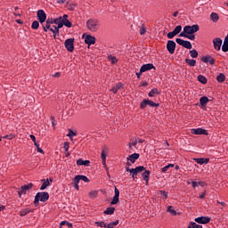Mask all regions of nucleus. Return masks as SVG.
Masks as SVG:
<instances>
[{
    "label": "nucleus",
    "mask_w": 228,
    "mask_h": 228,
    "mask_svg": "<svg viewBox=\"0 0 228 228\" xmlns=\"http://www.w3.org/2000/svg\"><path fill=\"white\" fill-rule=\"evenodd\" d=\"M193 161L198 163V165H208V163H209V159L208 158L193 159Z\"/></svg>",
    "instance_id": "dca6fc26"
},
{
    "label": "nucleus",
    "mask_w": 228,
    "mask_h": 228,
    "mask_svg": "<svg viewBox=\"0 0 228 228\" xmlns=\"http://www.w3.org/2000/svg\"><path fill=\"white\" fill-rule=\"evenodd\" d=\"M159 193L160 195H162V197H164V199H168V192L165 191H160Z\"/></svg>",
    "instance_id": "6e6d98bb"
},
{
    "label": "nucleus",
    "mask_w": 228,
    "mask_h": 228,
    "mask_svg": "<svg viewBox=\"0 0 228 228\" xmlns=\"http://www.w3.org/2000/svg\"><path fill=\"white\" fill-rule=\"evenodd\" d=\"M210 19L213 22H218V20L220 19V17L218 16V13L216 12H212L210 14Z\"/></svg>",
    "instance_id": "bb28decb"
},
{
    "label": "nucleus",
    "mask_w": 228,
    "mask_h": 228,
    "mask_svg": "<svg viewBox=\"0 0 228 228\" xmlns=\"http://www.w3.org/2000/svg\"><path fill=\"white\" fill-rule=\"evenodd\" d=\"M70 142H65L63 145V149L65 150V152L69 151Z\"/></svg>",
    "instance_id": "864d4df0"
},
{
    "label": "nucleus",
    "mask_w": 228,
    "mask_h": 228,
    "mask_svg": "<svg viewBox=\"0 0 228 228\" xmlns=\"http://www.w3.org/2000/svg\"><path fill=\"white\" fill-rule=\"evenodd\" d=\"M37 16L40 24H44V22H45V20H47V14H45V12L42 9L37 11Z\"/></svg>",
    "instance_id": "6e6552de"
},
{
    "label": "nucleus",
    "mask_w": 228,
    "mask_h": 228,
    "mask_svg": "<svg viewBox=\"0 0 228 228\" xmlns=\"http://www.w3.org/2000/svg\"><path fill=\"white\" fill-rule=\"evenodd\" d=\"M74 38L66 39L64 42V47L69 51V53H74Z\"/></svg>",
    "instance_id": "39448f33"
},
{
    "label": "nucleus",
    "mask_w": 228,
    "mask_h": 228,
    "mask_svg": "<svg viewBox=\"0 0 228 228\" xmlns=\"http://www.w3.org/2000/svg\"><path fill=\"white\" fill-rule=\"evenodd\" d=\"M138 158H140V154L134 153L127 157V160L130 161L131 163H136V159H138Z\"/></svg>",
    "instance_id": "6ab92c4d"
},
{
    "label": "nucleus",
    "mask_w": 228,
    "mask_h": 228,
    "mask_svg": "<svg viewBox=\"0 0 228 228\" xmlns=\"http://www.w3.org/2000/svg\"><path fill=\"white\" fill-rule=\"evenodd\" d=\"M114 193H115L114 197H118V198L120 197V191H118L117 187H115L114 189Z\"/></svg>",
    "instance_id": "bf43d9fd"
},
{
    "label": "nucleus",
    "mask_w": 228,
    "mask_h": 228,
    "mask_svg": "<svg viewBox=\"0 0 228 228\" xmlns=\"http://www.w3.org/2000/svg\"><path fill=\"white\" fill-rule=\"evenodd\" d=\"M46 24H48L49 26H51V24H54V20L53 19L46 20Z\"/></svg>",
    "instance_id": "0e129e2a"
},
{
    "label": "nucleus",
    "mask_w": 228,
    "mask_h": 228,
    "mask_svg": "<svg viewBox=\"0 0 228 228\" xmlns=\"http://www.w3.org/2000/svg\"><path fill=\"white\" fill-rule=\"evenodd\" d=\"M147 33V29H145V25H142L140 28V35H145Z\"/></svg>",
    "instance_id": "5fc2aeb1"
},
{
    "label": "nucleus",
    "mask_w": 228,
    "mask_h": 228,
    "mask_svg": "<svg viewBox=\"0 0 228 228\" xmlns=\"http://www.w3.org/2000/svg\"><path fill=\"white\" fill-rule=\"evenodd\" d=\"M102 161H106V152L104 151V150L102 151Z\"/></svg>",
    "instance_id": "052dcab7"
},
{
    "label": "nucleus",
    "mask_w": 228,
    "mask_h": 228,
    "mask_svg": "<svg viewBox=\"0 0 228 228\" xmlns=\"http://www.w3.org/2000/svg\"><path fill=\"white\" fill-rule=\"evenodd\" d=\"M94 224H95V225H97L98 227H107V224H106V223H104V221L95 222Z\"/></svg>",
    "instance_id": "49530a36"
},
{
    "label": "nucleus",
    "mask_w": 228,
    "mask_h": 228,
    "mask_svg": "<svg viewBox=\"0 0 228 228\" xmlns=\"http://www.w3.org/2000/svg\"><path fill=\"white\" fill-rule=\"evenodd\" d=\"M176 35L177 34L173 30L172 32L167 33V38L172 39V38H174V37H176Z\"/></svg>",
    "instance_id": "8fccbe9b"
},
{
    "label": "nucleus",
    "mask_w": 228,
    "mask_h": 228,
    "mask_svg": "<svg viewBox=\"0 0 228 228\" xmlns=\"http://www.w3.org/2000/svg\"><path fill=\"white\" fill-rule=\"evenodd\" d=\"M41 183H43L40 187V190H42V191L45 190L48 186H51V183L49 182V179H46V180L42 179Z\"/></svg>",
    "instance_id": "412c9836"
},
{
    "label": "nucleus",
    "mask_w": 228,
    "mask_h": 228,
    "mask_svg": "<svg viewBox=\"0 0 228 228\" xmlns=\"http://www.w3.org/2000/svg\"><path fill=\"white\" fill-rule=\"evenodd\" d=\"M187 228H202V225L197 224V223H191Z\"/></svg>",
    "instance_id": "58836bf2"
},
{
    "label": "nucleus",
    "mask_w": 228,
    "mask_h": 228,
    "mask_svg": "<svg viewBox=\"0 0 228 228\" xmlns=\"http://www.w3.org/2000/svg\"><path fill=\"white\" fill-rule=\"evenodd\" d=\"M176 45H177L175 43L174 40L167 41V52L169 53V54H174V53H175Z\"/></svg>",
    "instance_id": "1a4fd4ad"
},
{
    "label": "nucleus",
    "mask_w": 228,
    "mask_h": 228,
    "mask_svg": "<svg viewBox=\"0 0 228 228\" xmlns=\"http://www.w3.org/2000/svg\"><path fill=\"white\" fill-rule=\"evenodd\" d=\"M60 225H66L69 228H72V223L67 222V221H61Z\"/></svg>",
    "instance_id": "a19ab883"
},
{
    "label": "nucleus",
    "mask_w": 228,
    "mask_h": 228,
    "mask_svg": "<svg viewBox=\"0 0 228 228\" xmlns=\"http://www.w3.org/2000/svg\"><path fill=\"white\" fill-rule=\"evenodd\" d=\"M179 37H183V38H187L188 37V32H185L184 27L183 32L180 33Z\"/></svg>",
    "instance_id": "13d9d810"
},
{
    "label": "nucleus",
    "mask_w": 228,
    "mask_h": 228,
    "mask_svg": "<svg viewBox=\"0 0 228 228\" xmlns=\"http://www.w3.org/2000/svg\"><path fill=\"white\" fill-rule=\"evenodd\" d=\"M152 69H156V67H154V64L152 63L144 64L141 67V72H147V70H152Z\"/></svg>",
    "instance_id": "4468645a"
},
{
    "label": "nucleus",
    "mask_w": 228,
    "mask_h": 228,
    "mask_svg": "<svg viewBox=\"0 0 228 228\" xmlns=\"http://www.w3.org/2000/svg\"><path fill=\"white\" fill-rule=\"evenodd\" d=\"M159 94H161V92L159 91V89L158 88H153L151 90V92L149 93V97H155L156 95H159Z\"/></svg>",
    "instance_id": "5701e85b"
},
{
    "label": "nucleus",
    "mask_w": 228,
    "mask_h": 228,
    "mask_svg": "<svg viewBox=\"0 0 228 228\" xmlns=\"http://www.w3.org/2000/svg\"><path fill=\"white\" fill-rule=\"evenodd\" d=\"M143 142H145V140L140 139L139 137H137V138H135V139L132 142L131 145H132L133 147H136V144H137V143H143Z\"/></svg>",
    "instance_id": "cd10ccee"
},
{
    "label": "nucleus",
    "mask_w": 228,
    "mask_h": 228,
    "mask_svg": "<svg viewBox=\"0 0 228 228\" xmlns=\"http://www.w3.org/2000/svg\"><path fill=\"white\" fill-rule=\"evenodd\" d=\"M103 213L104 215H113L115 213V208L109 207L106 208V210Z\"/></svg>",
    "instance_id": "c85d7f7f"
},
{
    "label": "nucleus",
    "mask_w": 228,
    "mask_h": 228,
    "mask_svg": "<svg viewBox=\"0 0 228 228\" xmlns=\"http://www.w3.org/2000/svg\"><path fill=\"white\" fill-rule=\"evenodd\" d=\"M63 26H66V28H72V23L69 20H62Z\"/></svg>",
    "instance_id": "e433bc0d"
},
{
    "label": "nucleus",
    "mask_w": 228,
    "mask_h": 228,
    "mask_svg": "<svg viewBox=\"0 0 228 228\" xmlns=\"http://www.w3.org/2000/svg\"><path fill=\"white\" fill-rule=\"evenodd\" d=\"M122 88H124V85H122V83H118L110 89V92L117 94V92H118V90H122Z\"/></svg>",
    "instance_id": "f3484780"
},
{
    "label": "nucleus",
    "mask_w": 228,
    "mask_h": 228,
    "mask_svg": "<svg viewBox=\"0 0 228 228\" xmlns=\"http://www.w3.org/2000/svg\"><path fill=\"white\" fill-rule=\"evenodd\" d=\"M130 175H132V178L134 180L136 179V175H138V173L134 170V168H132L131 171H130Z\"/></svg>",
    "instance_id": "ea45409f"
},
{
    "label": "nucleus",
    "mask_w": 228,
    "mask_h": 228,
    "mask_svg": "<svg viewBox=\"0 0 228 228\" xmlns=\"http://www.w3.org/2000/svg\"><path fill=\"white\" fill-rule=\"evenodd\" d=\"M109 60L111 61V63H117V61H118V59L112 55H109Z\"/></svg>",
    "instance_id": "09e8293b"
},
{
    "label": "nucleus",
    "mask_w": 228,
    "mask_h": 228,
    "mask_svg": "<svg viewBox=\"0 0 228 228\" xmlns=\"http://www.w3.org/2000/svg\"><path fill=\"white\" fill-rule=\"evenodd\" d=\"M197 224H209L211 222V217L208 216H200L194 219Z\"/></svg>",
    "instance_id": "9d476101"
},
{
    "label": "nucleus",
    "mask_w": 228,
    "mask_h": 228,
    "mask_svg": "<svg viewBox=\"0 0 228 228\" xmlns=\"http://www.w3.org/2000/svg\"><path fill=\"white\" fill-rule=\"evenodd\" d=\"M175 42L178 45H182V47H184L185 49H191L193 47L190 41H184L182 38H176Z\"/></svg>",
    "instance_id": "0eeeda50"
},
{
    "label": "nucleus",
    "mask_w": 228,
    "mask_h": 228,
    "mask_svg": "<svg viewBox=\"0 0 228 228\" xmlns=\"http://www.w3.org/2000/svg\"><path fill=\"white\" fill-rule=\"evenodd\" d=\"M135 172H137V174H140V172H144L145 170V167L143 166H139L136 167L135 168H134Z\"/></svg>",
    "instance_id": "f704fd0d"
},
{
    "label": "nucleus",
    "mask_w": 228,
    "mask_h": 228,
    "mask_svg": "<svg viewBox=\"0 0 228 228\" xmlns=\"http://www.w3.org/2000/svg\"><path fill=\"white\" fill-rule=\"evenodd\" d=\"M118 197L117 196H114L113 199H112V201L110 202V205L111 206H115V204H118Z\"/></svg>",
    "instance_id": "de8ad7c7"
},
{
    "label": "nucleus",
    "mask_w": 228,
    "mask_h": 228,
    "mask_svg": "<svg viewBox=\"0 0 228 228\" xmlns=\"http://www.w3.org/2000/svg\"><path fill=\"white\" fill-rule=\"evenodd\" d=\"M222 51H223V53H228V34L224 40Z\"/></svg>",
    "instance_id": "4be33fe9"
},
{
    "label": "nucleus",
    "mask_w": 228,
    "mask_h": 228,
    "mask_svg": "<svg viewBox=\"0 0 228 228\" xmlns=\"http://www.w3.org/2000/svg\"><path fill=\"white\" fill-rule=\"evenodd\" d=\"M31 188H33V183H31L27 185L21 186L18 191L20 199L22 197V195H26V193L28 192V190H31Z\"/></svg>",
    "instance_id": "423d86ee"
},
{
    "label": "nucleus",
    "mask_w": 228,
    "mask_h": 228,
    "mask_svg": "<svg viewBox=\"0 0 228 228\" xmlns=\"http://www.w3.org/2000/svg\"><path fill=\"white\" fill-rule=\"evenodd\" d=\"M189 40H194L195 39V35L194 34H187V37Z\"/></svg>",
    "instance_id": "e2e57ef3"
},
{
    "label": "nucleus",
    "mask_w": 228,
    "mask_h": 228,
    "mask_svg": "<svg viewBox=\"0 0 228 228\" xmlns=\"http://www.w3.org/2000/svg\"><path fill=\"white\" fill-rule=\"evenodd\" d=\"M47 200H49V192H37L35 196L34 204L37 208L40 202H47Z\"/></svg>",
    "instance_id": "f257e3e1"
},
{
    "label": "nucleus",
    "mask_w": 228,
    "mask_h": 228,
    "mask_svg": "<svg viewBox=\"0 0 228 228\" xmlns=\"http://www.w3.org/2000/svg\"><path fill=\"white\" fill-rule=\"evenodd\" d=\"M78 178L80 179V181H84V183H90V179H88L86 175H78Z\"/></svg>",
    "instance_id": "c9c22d12"
},
{
    "label": "nucleus",
    "mask_w": 228,
    "mask_h": 228,
    "mask_svg": "<svg viewBox=\"0 0 228 228\" xmlns=\"http://www.w3.org/2000/svg\"><path fill=\"white\" fill-rule=\"evenodd\" d=\"M173 31H175V32L176 33V35H179V33H180L181 31H183V27H182L181 25H178V26H176V27L175 28V29H174Z\"/></svg>",
    "instance_id": "79ce46f5"
},
{
    "label": "nucleus",
    "mask_w": 228,
    "mask_h": 228,
    "mask_svg": "<svg viewBox=\"0 0 228 228\" xmlns=\"http://www.w3.org/2000/svg\"><path fill=\"white\" fill-rule=\"evenodd\" d=\"M198 81H200V83H201L202 85H206V83H208V78H206V77H204L203 75H199Z\"/></svg>",
    "instance_id": "7c9ffc66"
},
{
    "label": "nucleus",
    "mask_w": 228,
    "mask_h": 228,
    "mask_svg": "<svg viewBox=\"0 0 228 228\" xmlns=\"http://www.w3.org/2000/svg\"><path fill=\"white\" fill-rule=\"evenodd\" d=\"M216 81L218 83H224V81H225V75L224 73H219L216 77Z\"/></svg>",
    "instance_id": "a878e982"
},
{
    "label": "nucleus",
    "mask_w": 228,
    "mask_h": 228,
    "mask_svg": "<svg viewBox=\"0 0 228 228\" xmlns=\"http://www.w3.org/2000/svg\"><path fill=\"white\" fill-rule=\"evenodd\" d=\"M54 28H50V31H52V33H53L54 37H56V35H60V29H58V28H56V26H53Z\"/></svg>",
    "instance_id": "4c0bfd02"
},
{
    "label": "nucleus",
    "mask_w": 228,
    "mask_h": 228,
    "mask_svg": "<svg viewBox=\"0 0 228 228\" xmlns=\"http://www.w3.org/2000/svg\"><path fill=\"white\" fill-rule=\"evenodd\" d=\"M97 195H98L97 191H92L91 192H89L90 199H95V197H97Z\"/></svg>",
    "instance_id": "a18cd8bd"
},
{
    "label": "nucleus",
    "mask_w": 228,
    "mask_h": 228,
    "mask_svg": "<svg viewBox=\"0 0 228 228\" xmlns=\"http://www.w3.org/2000/svg\"><path fill=\"white\" fill-rule=\"evenodd\" d=\"M77 134H76V132L72 131V130H69V134H67V136L69 138H72V136H77Z\"/></svg>",
    "instance_id": "3c124183"
},
{
    "label": "nucleus",
    "mask_w": 228,
    "mask_h": 228,
    "mask_svg": "<svg viewBox=\"0 0 228 228\" xmlns=\"http://www.w3.org/2000/svg\"><path fill=\"white\" fill-rule=\"evenodd\" d=\"M115 225H118V220L115 221V222H112V223H110L109 224H107V228H113L115 227Z\"/></svg>",
    "instance_id": "c03bdc74"
},
{
    "label": "nucleus",
    "mask_w": 228,
    "mask_h": 228,
    "mask_svg": "<svg viewBox=\"0 0 228 228\" xmlns=\"http://www.w3.org/2000/svg\"><path fill=\"white\" fill-rule=\"evenodd\" d=\"M44 31L47 33V29H51V25L46 23L45 25L42 24Z\"/></svg>",
    "instance_id": "4d7b16f0"
},
{
    "label": "nucleus",
    "mask_w": 228,
    "mask_h": 228,
    "mask_svg": "<svg viewBox=\"0 0 228 228\" xmlns=\"http://www.w3.org/2000/svg\"><path fill=\"white\" fill-rule=\"evenodd\" d=\"M170 167H168L167 166L162 167V172L165 174L166 172H168Z\"/></svg>",
    "instance_id": "774afa93"
},
{
    "label": "nucleus",
    "mask_w": 228,
    "mask_h": 228,
    "mask_svg": "<svg viewBox=\"0 0 228 228\" xmlns=\"http://www.w3.org/2000/svg\"><path fill=\"white\" fill-rule=\"evenodd\" d=\"M185 63H188L190 67H195V65H197V61L193 59H185Z\"/></svg>",
    "instance_id": "c756f323"
},
{
    "label": "nucleus",
    "mask_w": 228,
    "mask_h": 228,
    "mask_svg": "<svg viewBox=\"0 0 228 228\" xmlns=\"http://www.w3.org/2000/svg\"><path fill=\"white\" fill-rule=\"evenodd\" d=\"M183 28H184V31H185V33H187V35H193V34L197 33V31H199V29H200L199 25H192V26L186 25Z\"/></svg>",
    "instance_id": "20e7f679"
},
{
    "label": "nucleus",
    "mask_w": 228,
    "mask_h": 228,
    "mask_svg": "<svg viewBox=\"0 0 228 228\" xmlns=\"http://www.w3.org/2000/svg\"><path fill=\"white\" fill-rule=\"evenodd\" d=\"M29 213H33V209L24 208L21 211H20V216H26V215Z\"/></svg>",
    "instance_id": "393cba45"
},
{
    "label": "nucleus",
    "mask_w": 228,
    "mask_h": 228,
    "mask_svg": "<svg viewBox=\"0 0 228 228\" xmlns=\"http://www.w3.org/2000/svg\"><path fill=\"white\" fill-rule=\"evenodd\" d=\"M167 213H170L171 215H173V216H175L177 215V212L174 210V207L172 206H169L167 208Z\"/></svg>",
    "instance_id": "473e14b6"
},
{
    "label": "nucleus",
    "mask_w": 228,
    "mask_h": 228,
    "mask_svg": "<svg viewBox=\"0 0 228 228\" xmlns=\"http://www.w3.org/2000/svg\"><path fill=\"white\" fill-rule=\"evenodd\" d=\"M61 17L53 20V24H60L61 22Z\"/></svg>",
    "instance_id": "680f3d73"
},
{
    "label": "nucleus",
    "mask_w": 228,
    "mask_h": 228,
    "mask_svg": "<svg viewBox=\"0 0 228 228\" xmlns=\"http://www.w3.org/2000/svg\"><path fill=\"white\" fill-rule=\"evenodd\" d=\"M209 102V98L208 96H203L200 99V103L202 107H206V105Z\"/></svg>",
    "instance_id": "b1692460"
},
{
    "label": "nucleus",
    "mask_w": 228,
    "mask_h": 228,
    "mask_svg": "<svg viewBox=\"0 0 228 228\" xmlns=\"http://www.w3.org/2000/svg\"><path fill=\"white\" fill-rule=\"evenodd\" d=\"M85 44L87 45H94V44H95V37L87 35L85 38Z\"/></svg>",
    "instance_id": "ddd939ff"
},
{
    "label": "nucleus",
    "mask_w": 228,
    "mask_h": 228,
    "mask_svg": "<svg viewBox=\"0 0 228 228\" xmlns=\"http://www.w3.org/2000/svg\"><path fill=\"white\" fill-rule=\"evenodd\" d=\"M80 178H79V175H76L74 178H73V184H79V182H80Z\"/></svg>",
    "instance_id": "603ef678"
},
{
    "label": "nucleus",
    "mask_w": 228,
    "mask_h": 228,
    "mask_svg": "<svg viewBox=\"0 0 228 228\" xmlns=\"http://www.w3.org/2000/svg\"><path fill=\"white\" fill-rule=\"evenodd\" d=\"M99 20L95 19H90L86 21V28L89 29V31H92L93 33H95L97 29L100 28Z\"/></svg>",
    "instance_id": "f03ea898"
},
{
    "label": "nucleus",
    "mask_w": 228,
    "mask_h": 228,
    "mask_svg": "<svg viewBox=\"0 0 228 228\" xmlns=\"http://www.w3.org/2000/svg\"><path fill=\"white\" fill-rule=\"evenodd\" d=\"M191 134H205L208 135V130L204 128H193L191 130Z\"/></svg>",
    "instance_id": "f8f14e48"
},
{
    "label": "nucleus",
    "mask_w": 228,
    "mask_h": 228,
    "mask_svg": "<svg viewBox=\"0 0 228 228\" xmlns=\"http://www.w3.org/2000/svg\"><path fill=\"white\" fill-rule=\"evenodd\" d=\"M4 139H7V140H12V139H13V135H12V134L4 135Z\"/></svg>",
    "instance_id": "338daca9"
},
{
    "label": "nucleus",
    "mask_w": 228,
    "mask_h": 228,
    "mask_svg": "<svg viewBox=\"0 0 228 228\" xmlns=\"http://www.w3.org/2000/svg\"><path fill=\"white\" fill-rule=\"evenodd\" d=\"M34 145L37 147V152H40L41 154H44V150H42V148H40V144L38 142H35Z\"/></svg>",
    "instance_id": "37998d69"
},
{
    "label": "nucleus",
    "mask_w": 228,
    "mask_h": 228,
    "mask_svg": "<svg viewBox=\"0 0 228 228\" xmlns=\"http://www.w3.org/2000/svg\"><path fill=\"white\" fill-rule=\"evenodd\" d=\"M213 44L214 49H216V51H220V49L222 48V39L220 37H216L213 40Z\"/></svg>",
    "instance_id": "9b49d317"
},
{
    "label": "nucleus",
    "mask_w": 228,
    "mask_h": 228,
    "mask_svg": "<svg viewBox=\"0 0 228 228\" xmlns=\"http://www.w3.org/2000/svg\"><path fill=\"white\" fill-rule=\"evenodd\" d=\"M191 184H192V188H197V186H199V182L192 181Z\"/></svg>",
    "instance_id": "69168bd1"
},
{
    "label": "nucleus",
    "mask_w": 228,
    "mask_h": 228,
    "mask_svg": "<svg viewBox=\"0 0 228 228\" xmlns=\"http://www.w3.org/2000/svg\"><path fill=\"white\" fill-rule=\"evenodd\" d=\"M147 106H150L151 108H159V103H156L154 102H152L151 100L149 99H144L141 104H140V108L141 110H145V108H147Z\"/></svg>",
    "instance_id": "7ed1b4c3"
},
{
    "label": "nucleus",
    "mask_w": 228,
    "mask_h": 228,
    "mask_svg": "<svg viewBox=\"0 0 228 228\" xmlns=\"http://www.w3.org/2000/svg\"><path fill=\"white\" fill-rule=\"evenodd\" d=\"M39 27H40V23L38 21L35 20L32 22V25H31L32 29H38Z\"/></svg>",
    "instance_id": "72a5a7b5"
},
{
    "label": "nucleus",
    "mask_w": 228,
    "mask_h": 228,
    "mask_svg": "<svg viewBox=\"0 0 228 228\" xmlns=\"http://www.w3.org/2000/svg\"><path fill=\"white\" fill-rule=\"evenodd\" d=\"M149 177H151V171L150 170H144L142 173V179L145 181L146 184H149Z\"/></svg>",
    "instance_id": "aec40b11"
},
{
    "label": "nucleus",
    "mask_w": 228,
    "mask_h": 228,
    "mask_svg": "<svg viewBox=\"0 0 228 228\" xmlns=\"http://www.w3.org/2000/svg\"><path fill=\"white\" fill-rule=\"evenodd\" d=\"M77 165L78 167H82V166H84V167H90V160H83V159H78L77 160Z\"/></svg>",
    "instance_id": "a211bd4d"
},
{
    "label": "nucleus",
    "mask_w": 228,
    "mask_h": 228,
    "mask_svg": "<svg viewBox=\"0 0 228 228\" xmlns=\"http://www.w3.org/2000/svg\"><path fill=\"white\" fill-rule=\"evenodd\" d=\"M201 61H203V63H210V65H215V59L210 55L201 58Z\"/></svg>",
    "instance_id": "2eb2a0df"
},
{
    "label": "nucleus",
    "mask_w": 228,
    "mask_h": 228,
    "mask_svg": "<svg viewBox=\"0 0 228 228\" xmlns=\"http://www.w3.org/2000/svg\"><path fill=\"white\" fill-rule=\"evenodd\" d=\"M190 54L191 58H198L199 56V52L197 50L193 49L190 51Z\"/></svg>",
    "instance_id": "2f4dec72"
}]
</instances>
